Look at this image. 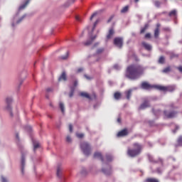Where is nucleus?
Wrapping results in <instances>:
<instances>
[{"label":"nucleus","mask_w":182,"mask_h":182,"mask_svg":"<svg viewBox=\"0 0 182 182\" xmlns=\"http://www.w3.org/2000/svg\"><path fill=\"white\" fill-rule=\"evenodd\" d=\"M59 107H60V109L61 110V112L64 114L65 113V106H64V104L62 103V102H60Z\"/></svg>","instance_id":"24"},{"label":"nucleus","mask_w":182,"mask_h":182,"mask_svg":"<svg viewBox=\"0 0 182 182\" xmlns=\"http://www.w3.org/2000/svg\"><path fill=\"white\" fill-rule=\"evenodd\" d=\"M177 14L176 10H172V11H170L169 16H176Z\"/></svg>","instance_id":"28"},{"label":"nucleus","mask_w":182,"mask_h":182,"mask_svg":"<svg viewBox=\"0 0 182 182\" xmlns=\"http://www.w3.org/2000/svg\"><path fill=\"white\" fill-rule=\"evenodd\" d=\"M121 122H122L121 119H120V118H118V119H117V122L121 123Z\"/></svg>","instance_id":"54"},{"label":"nucleus","mask_w":182,"mask_h":182,"mask_svg":"<svg viewBox=\"0 0 182 182\" xmlns=\"http://www.w3.org/2000/svg\"><path fill=\"white\" fill-rule=\"evenodd\" d=\"M159 63L161 64H164L165 63V57L161 56L159 59Z\"/></svg>","instance_id":"29"},{"label":"nucleus","mask_w":182,"mask_h":182,"mask_svg":"<svg viewBox=\"0 0 182 182\" xmlns=\"http://www.w3.org/2000/svg\"><path fill=\"white\" fill-rule=\"evenodd\" d=\"M68 53H67L65 55L62 56L61 59L66 60V59H68Z\"/></svg>","instance_id":"42"},{"label":"nucleus","mask_w":182,"mask_h":182,"mask_svg":"<svg viewBox=\"0 0 182 182\" xmlns=\"http://www.w3.org/2000/svg\"><path fill=\"white\" fill-rule=\"evenodd\" d=\"M160 28H161V24L160 23H157L156 26V28L154 30V38H158L160 35Z\"/></svg>","instance_id":"9"},{"label":"nucleus","mask_w":182,"mask_h":182,"mask_svg":"<svg viewBox=\"0 0 182 182\" xmlns=\"http://www.w3.org/2000/svg\"><path fill=\"white\" fill-rule=\"evenodd\" d=\"M149 107H150L149 102V101L146 100L142 105H140V107H139V110L145 109Z\"/></svg>","instance_id":"14"},{"label":"nucleus","mask_w":182,"mask_h":182,"mask_svg":"<svg viewBox=\"0 0 182 182\" xmlns=\"http://www.w3.org/2000/svg\"><path fill=\"white\" fill-rule=\"evenodd\" d=\"M83 71V69L82 68H79L78 70H77V73H81V72H82Z\"/></svg>","instance_id":"49"},{"label":"nucleus","mask_w":182,"mask_h":182,"mask_svg":"<svg viewBox=\"0 0 182 182\" xmlns=\"http://www.w3.org/2000/svg\"><path fill=\"white\" fill-rule=\"evenodd\" d=\"M66 141L68 142V143H70L72 141V139L70 136H68L66 137Z\"/></svg>","instance_id":"41"},{"label":"nucleus","mask_w":182,"mask_h":182,"mask_svg":"<svg viewBox=\"0 0 182 182\" xmlns=\"http://www.w3.org/2000/svg\"><path fill=\"white\" fill-rule=\"evenodd\" d=\"M171 67H168L166 68H164L163 70V73H168L169 72H171Z\"/></svg>","instance_id":"30"},{"label":"nucleus","mask_w":182,"mask_h":182,"mask_svg":"<svg viewBox=\"0 0 182 182\" xmlns=\"http://www.w3.org/2000/svg\"><path fill=\"white\" fill-rule=\"evenodd\" d=\"M99 45V43H96L95 45H94V47H96L97 46Z\"/></svg>","instance_id":"56"},{"label":"nucleus","mask_w":182,"mask_h":182,"mask_svg":"<svg viewBox=\"0 0 182 182\" xmlns=\"http://www.w3.org/2000/svg\"><path fill=\"white\" fill-rule=\"evenodd\" d=\"M176 68L179 70V72L182 73V66L178 67Z\"/></svg>","instance_id":"48"},{"label":"nucleus","mask_w":182,"mask_h":182,"mask_svg":"<svg viewBox=\"0 0 182 182\" xmlns=\"http://www.w3.org/2000/svg\"><path fill=\"white\" fill-rule=\"evenodd\" d=\"M66 81L67 80V76L65 73H63L62 75L60 76L58 81Z\"/></svg>","instance_id":"20"},{"label":"nucleus","mask_w":182,"mask_h":182,"mask_svg":"<svg viewBox=\"0 0 182 182\" xmlns=\"http://www.w3.org/2000/svg\"><path fill=\"white\" fill-rule=\"evenodd\" d=\"M139 1V0H134L135 3H138Z\"/></svg>","instance_id":"57"},{"label":"nucleus","mask_w":182,"mask_h":182,"mask_svg":"<svg viewBox=\"0 0 182 182\" xmlns=\"http://www.w3.org/2000/svg\"><path fill=\"white\" fill-rule=\"evenodd\" d=\"M84 134H76V136L79 139H82L84 137Z\"/></svg>","instance_id":"40"},{"label":"nucleus","mask_w":182,"mask_h":182,"mask_svg":"<svg viewBox=\"0 0 182 182\" xmlns=\"http://www.w3.org/2000/svg\"><path fill=\"white\" fill-rule=\"evenodd\" d=\"M75 19L77 21H80V17L79 16H76Z\"/></svg>","instance_id":"45"},{"label":"nucleus","mask_w":182,"mask_h":182,"mask_svg":"<svg viewBox=\"0 0 182 182\" xmlns=\"http://www.w3.org/2000/svg\"><path fill=\"white\" fill-rule=\"evenodd\" d=\"M121 97H122V94L119 92H115L114 94V97L115 100H119L121 98Z\"/></svg>","instance_id":"23"},{"label":"nucleus","mask_w":182,"mask_h":182,"mask_svg":"<svg viewBox=\"0 0 182 182\" xmlns=\"http://www.w3.org/2000/svg\"><path fill=\"white\" fill-rule=\"evenodd\" d=\"M80 95L82 97H85L88 100H92V99H95L96 98V95L93 94L92 97H91L89 94L87 92H81Z\"/></svg>","instance_id":"11"},{"label":"nucleus","mask_w":182,"mask_h":182,"mask_svg":"<svg viewBox=\"0 0 182 182\" xmlns=\"http://www.w3.org/2000/svg\"><path fill=\"white\" fill-rule=\"evenodd\" d=\"M74 92H75V88L74 87H71V90H70V92L69 94V97H73Z\"/></svg>","instance_id":"32"},{"label":"nucleus","mask_w":182,"mask_h":182,"mask_svg":"<svg viewBox=\"0 0 182 182\" xmlns=\"http://www.w3.org/2000/svg\"><path fill=\"white\" fill-rule=\"evenodd\" d=\"M156 86L157 85H151L149 83L147 82H143L141 85V87L144 90H149L152 88H156Z\"/></svg>","instance_id":"8"},{"label":"nucleus","mask_w":182,"mask_h":182,"mask_svg":"<svg viewBox=\"0 0 182 182\" xmlns=\"http://www.w3.org/2000/svg\"><path fill=\"white\" fill-rule=\"evenodd\" d=\"M132 90H128V91L126 92V96H127V100H130L131 96H132Z\"/></svg>","instance_id":"25"},{"label":"nucleus","mask_w":182,"mask_h":182,"mask_svg":"<svg viewBox=\"0 0 182 182\" xmlns=\"http://www.w3.org/2000/svg\"><path fill=\"white\" fill-rule=\"evenodd\" d=\"M97 36H94L93 37H90V40H88L87 41H86L85 43H84V45L85 46H88L90 45H91L94 41L97 38Z\"/></svg>","instance_id":"16"},{"label":"nucleus","mask_w":182,"mask_h":182,"mask_svg":"<svg viewBox=\"0 0 182 182\" xmlns=\"http://www.w3.org/2000/svg\"><path fill=\"white\" fill-rule=\"evenodd\" d=\"M146 68L139 64L130 65L127 68L125 77L132 80H136L144 75Z\"/></svg>","instance_id":"1"},{"label":"nucleus","mask_w":182,"mask_h":182,"mask_svg":"<svg viewBox=\"0 0 182 182\" xmlns=\"http://www.w3.org/2000/svg\"><path fill=\"white\" fill-rule=\"evenodd\" d=\"M97 23H98V20H96V21H95V23H94V26L92 27V32H94Z\"/></svg>","instance_id":"35"},{"label":"nucleus","mask_w":182,"mask_h":182,"mask_svg":"<svg viewBox=\"0 0 182 182\" xmlns=\"http://www.w3.org/2000/svg\"><path fill=\"white\" fill-rule=\"evenodd\" d=\"M114 35V28H109V30L108 31V34L107 35V40L111 39Z\"/></svg>","instance_id":"17"},{"label":"nucleus","mask_w":182,"mask_h":182,"mask_svg":"<svg viewBox=\"0 0 182 182\" xmlns=\"http://www.w3.org/2000/svg\"><path fill=\"white\" fill-rule=\"evenodd\" d=\"M80 148L85 155H86V156L90 155L91 147L88 143H86V142L81 143Z\"/></svg>","instance_id":"4"},{"label":"nucleus","mask_w":182,"mask_h":182,"mask_svg":"<svg viewBox=\"0 0 182 182\" xmlns=\"http://www.w3.org/2000/svg\"><path fill=\"white\" fill-rule=\"evenodd\" d=\"M133 149L129 148L127 149V155L131 157H136L139 156L143 149V146L138 143L133 144Z\"/></svg>","instance_id":"2"},{"label":"nucleus","mask_w":182,"mask_h":182,"mask_svg":"<svg viewBox=\"0 0 182 182\" xmlns=\"http://www.w3.org/2000/svg\"><path fill=\"white\" fill-rule=\"evenodd\" d=\"M154 5L156 7L159 8L161 6V2L160 1H154Z\"/></svg>","instance_id":"31"},{"label":"nucleus","mask_w":182,"mask_h":182,"mask_svg":"<svg viewBox=\"0 0 182 182\" xmlns=\"http://www.w3.org/2000/svg\"><path fill=\"white\" fill-rule=\"evenodd\" d=\"M12 26H14V24H12Z\"/></svg>","instance_id":"58"},{"label":"nucleus","mask_w":182,"mask_h":182,"mask_svg":"<svg viewBox=\"0 0 182 182\" xmlns=\"http://www.w3.org/2000/svg\"><path fill=\"white\" fill-rule=\"evenodd\" d=\"M23 18L24 17H23L22 18H20L19 20H18L17 23H19L23 19Z\"/></svg>","instance_id":"52"},{"label":"nucleus","mask_w":182,"mask_h":182,"mask_svg":"<svg viewBox=\"0 0 182 182\" xmlns=\"http://www.w3.org/2000/svg\"><path fill=\"white\" fill-rule=\"evenodd\" d=\"M155 89L164 92H173L176 90V87L174 86L165 87L162 85H156L155 86Z\"/></svg>","instance_id":"5"},{"label":"nucleus","mask_w":182,"mask_h":182,"mask_svg":"<svg viewBox=\"0 0 182 182\" xmlns=\"http://www.w3.org/2000/svg\"><path fill=\"white\" fill-rule=\"evenodd\" d=\"M177 142L179 145L182 146V136L178 137Z\"/></svg>","instance_id":"36"},{"label":"nucleus","mask_w":182,"mask_h":182,"mask_svg":"<svg viewBox=\"0 0 182 182\" xmlns=\"http://www.w3.org/2000/svg\"><path fill=\"white\" fill-rule=\"evenodd\" d=\"M129 6L127 5L124 7H123L121 10L122 14H125L129 11Z\"/></svg>","instance_id":"22"},{"label":"nucleus","mask_w":182,"mask_h":182,"mask_svg":"<svg viewBox=\"0 0 182 182\" xmlns=\"http://www.w3.org/2000/svg\"><path fill=\"white\" fill-rule=\"evenodd\" d=\"M106 159L107 161H112V156L111 155H107Z\"/></svg>","instance_id":"38"},{"label":"nucleus","mask_w":182,"mask_h":182,"mask_svg":"<svg viewBox=\"0 0 182 182\" xmlns=\"http://www.w3.org/2000/svg\"><path fill=\"white\" fill-rule=\"evenodd\" d=\"M28 4H29V0H26L23 4L20 6V7L18 8L19 11L24 9Z\"/></svg>","instance_id":"21"},{"label":"nucleus","mask_w":182,"mask_h":182,"mask_svg":"<svg viewBox=\"0 0 182 182\" xmlns=\"http://www.w3.org/2000/svg\"><path fill=\"white\" fill-rule=\"evenodd\" d=\"M102 59V57H97V58H96V62H100Z\"/></svg>","instance_id":"47"},{"label":"nucleus","mask_w":182,"mask_h":182,"mask_svg":"<svg viewBox=\"0 0 182 182\" xmlns=\"http://www.w3.org/2000/svg\"><path fill=\"white\" fill-rule=\"evenodd\" d=\"M46 92H53V89H51V88H47V89H46Z\"/></svg>","instance_id":"46"},{"label":"nucleus","mask_w":182,"mask_h":182,"mask_svg":"<svg viewBox=\"0 0 182 182\" xmlns=\"http://www.w3.org/2000/svg\"><path fill=\"white\" fill-rule=\"evenodd\" d=\"M61 171H62V169H61L60 167H58V168H57L56 176H57L58 178H60V177H61Z\"/></svg>","instance_id":"26"},{"label":"nucleus","mask_w":182,"mask_h":182,"mask_svg":"<svg viewBox=\"0 0 182 182\" xmlns=\"http://www.w3.org/2000/svg\"><path fill=\"white\" fill-rule=\"evenodd\" d=\"M128 134H129L128 129H124L120 131L119 132H118L117 136L118 137L126 136Z\"/></svg>","instance_id":"12"},{"label":"nucleus","mask_w":182,"mask_h":182,"mask_svg":"<svg viewBox=\"0 0 182 182\" xmlns=\"http://www.w3.org/2000/svg\"><path fill=\"white\" fill-rule=\"evenodd\" d=\"M169 108L171 110V112H168L167 111H164V114L165 115V117L168 119H172L176 117L177 115V112L174 111L175 109H176V107H175L174 105H171L169 106Z\"/></svg>","instance_id":"3"},{"label":"nucleus","mask_w":182,"mask_h":182,"mask_svg":"<svg viewBox=\"0 0 182 182\" xmlns=\"http://www.w3.org/2000/svg\"><path fill=\"white\" fill-rule=\"evenodd\" d=\"M124 40L122 37H116L114 38V45L116 46L119 48H122L123 47Z\"/></svg>","instance_id":"7"},{"label":"nucleus","mask_w":182,"mask_h":182,"mask_svg":"<svg viewBox=\"0 0 182 182\" xmlns=\"http://www.w3.org/2000/svg\"><path fill=\"white\" fill-rule=\"evenodd\" d=\"M141 45L146 50L150 51L152 50V46H151V44H149L148 43H145V41H143L141 43Z\"/></svg>","instance_id":"15"},{"label":"nucleus","mask_w":182,"mask_h":182,"mask_svg":"<svg viewBox=\"0 0 182 182\" xmlns=\"http://www.w3.org/2000/svg\"><path fill=\"white\" fill-rule=\"evenodd\" d=\"M147 28H148V26H147V24H146V26H144V27L141 28L140 33L141 34L144 33L146 32V31L147 30Z\"/></svg>","instance_id":"27"},{"label":"nucleus","mask_w":182,"mask_h":182,"mask_svg":"<svg viewBox=\"0 0 182 182\" xmlns=\"http://www.w3.org/2000/svg\"><path fill=\"white\" fill-rule=\"evenodd\" d=\"M97 14H98L97 11H95V13H93V14H92V16H91L90 20V21H92L93 18H94V17L97 16Z\"/></svg>","instance_id":"34"},{"label":"nucleus","mask_w":182,"mask_h":182,"mask_svg":"<svg viewBox=\"0 0 182 182\" xmlns=\"http://www.w3.org/2000/svg\"><path fill=\"white\" fill-rule=\"evenodd\" d=\"M25 165H26L25 156L23 154H22L21 160V173L23 175L25 173V172H24Z\"/></svg>","instance_id":"10"},{"label":"nucleus","mask_w":182,"mask_h":182,"mask_svg":"<svg viewBox=\"0 0 182 182\" xmlns=\"http://www.w3.org/2000/svg\"><path fill=\"white\" fill-rule=\"evenodd\" d=\"M16 137L17 139H19V136H18V134H16Z\"/></svg>","instance_id":"55"},{"label":"nucleus","mask_w":182,"mask_h":182,"mask_svg":"<svg viewBox=\"0 0 182 182\" xmlns=\"http://www.w3.org/2000/svg\"><path fill=\"white\" fill-rule=\"evenodd\" d=\"M39 147H40L39 143H34L33 144V149H34V150L37 149Z\"/></svg>","instance_id":"37"},{"label":"nucleus","mask_w":182,"mask_h":182,"mask_svg":"<svg viewBox=\"0 0 182 182\" xmlns=\"http://www.w3.org/2000/svg\"><path fill=\"white\" fill-rule=\"evenodd\" d=\"M12 102H13L12 98L8 97L6 99V110L9 112L11 117L14 116L12 111H11L12 108L11 106Z\"/></svg>","instance_id":"6"},{"label":"nucleus","mask_w":182,"mask_h":182,"mask_svg":"<svg viewBox=\"0 0 182 182\" xmlns=\"http://www.w3.org/2000/svg\"><path fill=\"white\" fill-rule=\"evenodd\" d=\"M151 38V33H146V34H145V38L150 39Z\"/></svg>","instance_id":"39"},{"label":"nucleus","mask_w":182,"mask_h":182,"mask_svg":"<svg viewBox=\"0 0 182 182\" xmlns=\"http://www.w3.org/2000/svg\"><path fill=\"white\" fill-rule=\"evenodd\" d=\"M102 171L107 176L110 175L112 172V167L110 166H107V169L102 168Z\"/></svg>","instance_id":"13"},{"label":"nucleus","mask_w":182,"mask_h":182,"mask_svg":"<svg viewBox=\"0 0 182 182\" xmlns=\"http://www.w3.org/2000/svg\"><path fill=\"white\" fill-rule=\"evenodd\" d=\"M94 158L95 159H100L102 162L104 161V158L101 153L96 152L94 154Z\"/></svg>","instance_id":"18"},{"label":"nucleus","mask_w":182,"mask_h":182,"mask_svg":"<svg viewBox=\"0 0 182 182\" xmlns=\"http://www.w3.org/2000/svg\"><path fill=\"white\" fill-rule=\"evenodd\" d=\"M144 182H160V181L156 178H147Z\"/></svg>","instance_id":"19"},{"label":"nucleus","mask_w":182,"mask_h":182,"mask_svg":"<svg viewBox=\"0 0 182 182\" xmlns=\"http://www.w3.org/2000/svg\"><path fill=\"white\" fill-rule=\"evenodd\" d=\"M178 129H179V127L178 126H176V129L173 131V133H176Z\"/></svg>","instance_id":"50"},{"label":"nucleus","mask_w":182,"mask_h":182,"mask_svg":"<svg viewBox=\"0 0 182 182\" xmlns=\"http://www.w3.org/2000/svg\"><path fill=\"white\" fill-rule=\"evenodd\" d=\"M77 82L75 81V82H74V87H77Z\"/></svg>","instance_id":"53"},{"label":"nucleus","mask_w":182,"mask_h":182,"mask_svg":"<svg viewBox=\"0 0 182 182\" xmlns=\"http://www.w3.org/2000/svg\"><path fill=\"white\" fill-rule=\"evenodd\" d=\"M104 50H105L104 48H98V50H97V51H96V53L97 55L101 54V53H102L104 52Z\"/></svg>","instance_id":"33"},{"label":"nucleus","mask_w":182,"mask_h":182,"mask_svg":"<svg viewBox=\"0 0 182 182\" xmlns=\"http://www.w3.org/2000/svg\"><path fill=\"white\" fill-rule=\"evenodd\" d=\"M1 182H8V180L4 176L1 177Z\"/></svg>","instance_id":"43"},{"label":"nucleus","mask_w":182,"mask_h":182,"mask_svg":"<svg viewBox=\"0 0 182 182\" xmlns=\"http://www.w3.org/2000/svg\"><path fill=\"white\" fill-rule=\"evenodd\" d=\"M113 19V17H110V18H109V20H107V23L111 22V21Z\"/></svg>","instance_id":"51"},{"label":"nucleus","mask_w":182,"mask_h":182,"mask_svg":"<svg viewBox=\"0 0 182 182\" xmlns=\"http://www.w3.org/2000/svg\"><path fill=\"white\" fill-rule=\"evenodd\" d=\"M69 131L70 132H73V127L72 124H69Z\"/></svg>","instance_id":"44"}]
</instances>
